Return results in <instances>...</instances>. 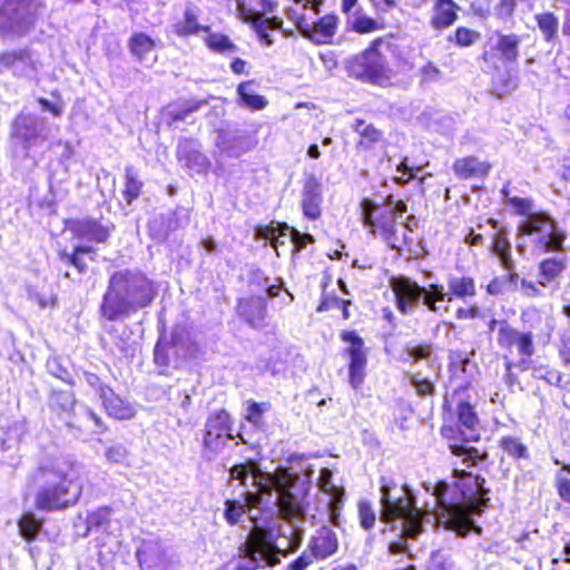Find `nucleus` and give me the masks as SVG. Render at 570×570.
I'll return each instance as SVG.
<instances>
[{"mask_svg":"<svg viewBox=\"0 0 570 570\" xmlns=\"http://www.w3.org/2000/svg\"><path fill=\"white\" fill-rule=\"evenodd\" d=\"M323 0H286L285 14L299 33L316 46L332 45L338 31L340 17L326 13L322 17L320 9ZM278 6L277 0H248L238 2L240 18L250 23L259 40L267 46L273 43L267 29L281 30L283 20L279 17L264 18Z\"/></svg>","mask_w":570,"mask_h":570,"instance_id":"1","label":"nucleus"},{"mask_svg":"<svg viewBox=\"0 0 570 570\" xmlns=\"http://www.w3.org/2000/svg\"><path fill=\"white\" fill-rule=\"evenodd\" d=\"M471 383L466 382L445 395L441 405L440 435L448 448L466 468H475L488 460L484 448L470 445L480 440V416L469 393Z\"/></svg>","mask_w":570,"mask_h":570,"instance_id":"2","label":"nucleus"},{"mask_svg":"<svg viewBox=\"0 0 570 570\" xmlns=\"http://www.w3.org/2000/svg\"><path fill=\"white\" fill-rule=\"evenodd\" d=\"M468 469L453 468L456 480L452 483L438 482L434 489L440 522L461 537L474 529L472 515L480 514L489 503L485 480Z\"/></svg>","mask_w":570,"mask_h":570,"instance_id":"3","label":"nucleus"},{"mask_svg":"<svg viewBox=\"0 0 570 570\" xmlns=\"http://www.w3.org/2000/svg\"><path fill=\"white\" fill-rule=\"evenodd\" d=\"M157 292L156 283L142 271L138 268L115 271L102 295L99 314L108 322L124 320L150 306Z\"/></svg>","mask_w":570,"mask_h":570,"instance_id":"4","label":"nucleus"},{"mask_svg":"<svg viewBox=\"0 0 570 570\" xmlns=\"http://www.w3.org/2000/svg\"><path fill=\"white\" fill-rule=\"evenodd\" d=\"M520 45L519 35L497 30L484 42L479 55L482 71L489 77L490 90L498 98L513 92L519 86V77L512 65L520 57Z\"/></svg>","mask_w":570,"mask_h":570,"instance_id":"5","label":"nucleus"},{"mask_svg":"<svg viewBox=\"0 0 570 570\" xmlns=\"http://www.w3.org/2000/svg\"><path fill=\"white\" fill-rule=\"evenodd\" d=\"M363 225L368 233L383 240L391 249L401 252L407 244L406 236L399 233L400 220L407 212V203L387 195L383 202L362 199L360 203Z\"/></svg>","mask_w":570,"mask_h":570,"instance_id":"6","label":"nucleus"},{"mask_svg":"<svg viewBox=\"0 0 570 570\" xmlns=\"http://www.w3.org/2000/svg\"><path fill=\"white\" fill-rule=\"evenodd\" d=\"M278 554L286 556L287 551L277 547V537L269 529L254 525L246 540L238 547V562L232 570H259L281 563Z\"/></svg>","mask_w":570,"mask_h":570,"instance_id":"7","label":"nucleus"},{"mask_svg":"<svg viewBox=\"0 0 570 570\" xmlns=\"http://www.w3.org/2000/svg\"><path fill=\"white\" fill-rule=\"evenodd\" d=\"M521 322L525 331H520L507 320H501V327L498 330L497 343L500 348L512 352L513 347L521 357L530 358L535 352L534 331H541L546 320L541 311L530 306L521 312ZM540 334L537 333V336Z\"/></svg>","mask_w":570,"mask_h":570,"instance_id":"8","label":"nucleus"},{"mask_svg":"<svg viewBox=\"0 0 570 570\" xmlns=\"http://www.w3.org/2000/svg\"><path fill=\"white\" fill-rule=\"evenodd\" d=\"M263 495H271L274 491L277 493V505L284 518L301 515L304 513L302 502L306 495V489L303 487L297 474L287 468H277L269 472L265 483L259 485Z\"/></svg>","mask_w":570,"mask_h":570,"instance_id":"9","label":"nucleus"},{"mask_svg":"<svg viewBox=\"0 0 570 570\" xmlns=\"http://www.w3.org/2000/svg\"><path fill=\"white\" fill-rule=\"evenodd\" d=\"M381 505V519L385 523H392L397 519L403 520L401 530L403 538L415 539L423 532V520L428 513L415 507L412 495L403 493L394 497L390 487L382 485Z\"/></svg>","mask_w":570,"mask_h":570,"instance_id":"10","label":"nucleus"},{"mask_svg":"<svg viewBox=\"0 0 570 570\" xmlns=\"http://www.w3.org/2000/svg\"><path fill=\"white\" fill-rule=\"evenodd\" d=\"M383 42V37L375 38L367 48L350 58L346 63L350 76L382 87L390 85L393 71L380 51Z\"/></svg>","mask_w":570,"mask_h":570,"instance_id":"11","label":"nucleus"},{"mask_svg":"<svg viewBox=\"0 0 570 570\" xmlns=\"http://www.w3.org/2000/svg\"><path fill=\"white\" fill-rule=\"evenodd\" d=\"M37 0H4L0 6V36L3 40L24 36L39 10Z\"/></svg>","mask_w":570,"mask_h":570,"instance_id":"12","label":"nucleus"},{"mask_svg":"<svg viewBox=\"0 0 570 570\" xmlns=\"http://www.w3.org/2000/svg\"><path fill=\"white\" fill-rule=\"evenodd\" d=\"M184 328H174L168 336L158 338L154 346V363L159 367H180L184 361L196 357L200 352L198 343L186 338Z\"/></svg>","mask_w":570,"mask_h":570,"instance_id":"13","label":"nucleus"},{"mask_svg":"<svg viewBox=\"0 0 570 570\" xmlns=\"http://www.w3.org/2000/svg\"><path fill=\"white\" fill-rule=\"evenodd\" d=\"M338 337L345 345L342 355L347 358L348 383L352 389L358 390L367 374L368 348L364 338L355 330H341Z\"/></svg>","mask_w":570,"mask_h":570,"instance_id":"14","label":"nucleus"},{"mask_svg":"<svg viewBox=\"0 0 570 570\" xmlns=\"http://www.w3.org/2000/svg\"><path fill=\"white\" fill-rule=\"evenodd\" d=\"M234 438L230 413L226 409H219L209 413L206 417L202 436L203 458L212 460L226 446L227 440Z\"/></svg>","mask_w":570,"mask_h":570,"instance_id":"15","label":"nucleus"},{"mask_svg":"<svg viewBox=\"0 0 570 570\" xmlns=\"http://www.w3.org/2000/svg\"><path fill=\"white\" fill-rule=\"evenodd\" d=\"M50 134V127L46 118L21 112L12 124V141L14 146L21 147L24 155L42 144Z\"/></svg>","mask_w":570,"mask_h":570,"instance_id":"16","label":"nucleus"},{"mask_svg":"<svg viewBox=\"0 0 570 570\" xmlns=\"http://www.w3.org/2000/svg\"><path fill=\"white\" fill-rule=\"evenodd\" d=\"M40 475L46 480L47 487L37 497V505L43 510H58L68 505V491L70 482L66 474L41 470Z\"/></svg>","mask_w":570,"mask_h":570,"instance_id":"17","label":"nucleus"},{"mask_svg":"<svg viewBox=\"0 0 570 570\" xmlns=\"http://www.w3.org/2000/svg\"><path fill=\"white\" fill-rule=\"evenodd\" d=\"M269 472L263 471L259 465L253 461L234 464L229 469V480H236L242 487H247V478L253 479L255 491H244L243 497L250 508H258L263 500V490L259 487L265 483Z\"/></svg>","mask_w":570,"mask_h":570,"instance_id":"18","label":"nucleus"},{"mask_svg":"<svg viewBox=\"0 0 570 570\" xmlns=\"http://www.w3.org/2000/svg\"><path fill=\"white\" fill-rule=\"evenodd\" d=\"M395 298V306L402 315H409L419 306L423 286L403 274L393 275L389 279Z\"/></svg>","mask_w":570,"mask_h":570,"instance_id":"19","label":"nucleus"},{"mask_svg":"<svg viewBox=\"0 0 570 570\" xmlns=\"http://www.w3.org/2000/svg\"><path fill=\"white\" fill-rule=\"evenodd\" d=\"M352 130L357 135L355 151L357 155L368 158L376 155L379 149L386 145L384 131L373 122L363 118H356L352 124Z\"/></svg>","mask_w":570,"mask_h":570,"instance_id":"20","label":"nucleus"},{"mask_svg":"<svg viewBox=\"0 0 570 570\" xmlns=\"http://www.w3.org/2000/svg\"><path fill=\"white\" fill-rule=\"evenodd\" d=\"M323 185L315 174L304 177L301 193V209L304 218L318 220L323 216Z\"/></svg>","mask_w":570,"mask_h":570,"instance_id":"21","label":"nucleus"},{"mask_svg":"<svg viewBox=\"0 0 570 570\" xmlns=\"http://www.w3.org/2000/svg\"><path fill=\"white\" fill-rule=\"evenodd\" d=\"M492 168L493 164L488 158L474 154L454 159L451 167L459 180L480 183L489 178Z\"/></svg>","mask_w":570,"mask_h":570,"instance_id":"22","label":"nucleus"},{"mask_svg":"<svg viewBox=\"0 0 570 570\" xmlns=\"http://www.w3.org/2000/svg\"><path fill=\"white\" fill-rule=\"evenodd\" d=\"M267 297L263 295L239 297L236 302L235 313L248 326L262 328L267 316Z\"/></svg>","mask_w":570,"mask_h":570,"instance_id":"23","label":"nucleus"},{"mask_svg":"<svg viewBox=\"0 0 570 570\" xmlns=\"http://www.w3.org/2000/svg\"><path fill=\"white\" fill-rule=\"evenodd\" d=\"M460 12L461 6L455 0H432L429 26L434 31H445L458 22Z\"/></svg>","mask_w":570,"mask_h":570,"instance_id":"24","label":"nucleus"},{"mask_svg":"<svg viewBox=\"0 0 570 570\" xmlns=\"http://www.w3.org/2000/svg\"><path fill=\"white\" fill-rule=\"evenodd\" d=\"M11 70L14 76L32 77L36 73V61L29 49H14L0 53V72Z\"/></svg>","mask_w":570,"mask_h":570,"instance_id":"25","label":"nucleus"},{"mask_svg":"<svg viewBox=\"0 0 570 570\" xmlns=\"http://www.w3.org/2000/svg\"><path fill=\"white\" fill-rule=\"evenodd\" d=\"M99 396L107 414L116 420H131L136 416L135 405L121 399L108 385H99Z\"/></svg>","mask_w":570,"mask_h":570,"instance_id":"26","label":"nucleus"},{"mask_svg":"<svg viewBox=\"0 0 570 570\" xmlns=\"http://www.w3.org/2000/svg\"><path fill=\"white\" fill-rule=\"evenodd\" d=\"M567 256H550L538 264V284L541 287H558L560 279L567 269Z\"/></svg>","mask_w":570,"mask_h":570,"instance_id":"27","label":"nucleus"},{"mask_svg":"<svg viewBox=\"0 0 570 570\" xmlns=\"http://www.w3.org/2000/svg\"><path fill=\"white\" fill-rule=\"evenodd\" d=\"M307 549L315 560H324L336 553L338 549L337 537L331 528L323 525L309 539Z\"/></svg>","mask_w":570,"mask_h":570,"instance_id":"28","label":"nucleus"},{"mask_svg":"<svg viewBox=\"0 0 570 570\" xmlns=\"http://www.w3.org/2000/svg\"><path fill=\"white\" fill-rule=\"evenodd\" d=\"M448 301L452 299H465L476 295V283L474 277L470 275L455 276L451 275L448 277Z\"/></svg>","mask_w":570,"mask_h":570,"instance_id":"29","label":"nucleus"},{"mask_svg":"<svg viewBox=\"0 0 570 570\" xmlns=\"http://www.w3.org/2000/svg\"><path fill=\"white\" fill-rule=\"evenodd\" d=\"M255 83V79H248L240 81L236 87L238 104L253 111L263 110L268 105V100L264 96L254 94L250 90V87Z\"/></svg>","mask_w":570,"mask_h":570,"instance_id":"30","label":"nucleus"},{"mask_svg":"<svg viewBox=\"0 0 570 570\" xmlns=\"http://www.w3.org/2000/svg\"><path fill=\"white\" fill-rule=\"evenodd\" d=\"M210 26H203L198 21V14L194 8H186L183 20L174 24V33L180 38L196 36L199 32L209 31Z\"/></svg>","mask_w":570,"mask_h":570,"instance_id":"31","label":"nucleus"},{"mask_svg":"<svg viewBox=\"0 0 570 570\" xmlns=\"http://www.w3.org/2000/svg\"><path fill=\"white\" fill-rule=\"evenodd\" d=\"M499 449L513 461H529L531 453L529 446L514 435H503L498 441Z\"/></svg>","mask_w":570,"mask_h":570,"instance_id":"32","label":"nucleus"},{"mask_svg":"<svg viewBox=\"0 0 570 570\" xmlns=\"http://www.w3.org/2000/svg\"><path fill=\"white\" fill-rule=\"evenodd\" d=\"M553 227V220L543 212H534L525 217L518 225V233L521 235L540 234Z\"/></svg>","mask_w":570,"mask_h":570,"instance_id":"33","label":"nucleus"},{"mask_svg":"<svg viewBox=\"0 0 570 570\" xmlns=\"http://www.w3.org/2000/svg\"><path fill=\"white\" fill-rule=\"evenodd\" d=\"M481 33L468 26L461 24L446 36L449 46L458 49L471 48L479 42Z\"/></svg>","mask_w":570,"mask_h":570,"instance_id":"34","label":"nucleus"},{"mask_svg":"<svg viewBox=\"0 0 570 570\" xmlns=\"http://www.w3.org/2000/svg\"><path fill=\"white\" fill-rule=\"evenodd\" d=\"M77 236L95 243H105L110 236V229L94 219H86L78 224Z\"/></svg>","mask_w":570,"mask_h":570,"instance_id":"35","label":"nucleus"},{"mask_svg":"<svg viewBox=\"0 0 570 570\" xmlns=\"http://www.w3.org/2000/svg\"><path fill=\"white\" fill-rule=\"evenodd\" d=\"M130 53L139 61L156 48V40L145 32H134L128 40Z\"/></svg>","mask_w":570,"mask_h":570,"instance_id":"36","label":"nucleus"},{"mask_svg":"<svg viewBox=\"0 0 570 570\" xmlns=\"http://www.w3.org/2000/svg\"><path fill=\"white\" fill-rule=\"evenodd\" d=\"M144 183L139 179L134 166L125 167V186L121 191L125 202L130 205L142 194Z\"/></svg>","mask_w":570,"mask_h":570,"instance_id":"37","label":"nucleus"},{"mask_svg":"<svg viewBox=\"0 0 570 570\" xmlns=\"http://www.w3.org/2000/svg\"><path fill=\"white\" fill-rule=\"evenodd\" d=\"M204 33H206L204 37V43L210 51L224 55L237 50V46L227 35L214 32L212 29Z\"/></svg>","mask_w":570,"mask_h":570,"instance_id":"38","label":"nucleus"},{"mask_svg":"<svg viewBox=\"0 0 570 570\" xmlns=\"http://www.w3.org/2000/svg\"><path fill=\"white\" fill-rule=\"evenodd\" d=\"M534 21L543 36L546 42H553L558 36L559 19L551 12H541L534 16Z\"/></svg>","mask_w":570,"mask_h":570,"instance_id":"39","label":"nucleus"},{"mask_svg":"<svg viewBox=\"0 0 570 570\" xmlns=\"http://www.w3.org/2000/svg\"><path fill=\"white\" fill-rule=\"evenodd\" d=\"M347 28L357 35H367L385 28L384 21H380L364 13H357L352 21H347Z\"/></svg>","mask_w":570,"mask_h":570,"instance_id":"40","label":"nucleus"},{"mask_svg":"<svg viewBox=\"0 0 570 570\" xmlns=\"http://www.w3.org/2000/svg\"><path fill=\"white\" fill-rule=\"evenodd\" d=\"M550 386H554L562 392H570V374L554 367H546L544 373L538 376Z\"/></svg>","mask_w":570,"mask_h":570,"instance_id":"41","label":"nucleus"},{"mask_svg":"<svg viewBox=\"0 0 570 570\" xmlns=\"http://www.w3.org/2000/svg\"><path fill=\"white\" fill-rule=\"evenodd\" d=\"M520 364L515 363L512 360L505 357L504 360V375L503 381L507 385V389L511 393L521 392L524 390V385L520 380Z\"/></svg>","mask_w":570,"mask_h":570,"instance_id":"42","label":"nucleus"},{"mask_svg":"<svg viewBox=\"0 0 570 570\" xmlns=\"http://www.w3.org/2000/svg\"><path fill=\"white\" fill-rule=\"evenodd\" d=\"M269 409L271 404L268 402L248 400L246 402L244 419L255 428H262L264 425V414L269 411Z\"/></svg>","mask_w":570,"mask_h":570,"instance_id":"43","label":"nucleus"},{"mask_svg":"<svg viewBox=\"0 0 570 570\" xmlns=\"http://www.w3.org/2000/svg\"><path fill=\"white\" fill-rule=\"evenodd\" d=\"M252 509L247 501H237L228 499L225 502L224 518L229 525H236L242 521V518L247 511Z\"/></svg>","mask_w":570,"mask_h":570,"instance_id":"44","label":"nucleus"},{"mask_svg":"<svg viewBox=\"0 0 570 570\" xmlns=\"http://www.w3.org/2000/svg\"><path fill=\"white\" fill-rule=\"evenodd\" d=\"M281 228L286 230V235H289L293 245L292 252L294 254L301 253L307 247V245L315 243V237L312 234L301 233L298 229L289 226L287 223H283Z\"/></svg>","mask_w":570,"mask_h":570,"instance_id":"45","label":"nucleus"},{"mask_svg":"<svg viewBox=\"0 0 570 570\" xmlns=\"http://www.w3.org/2000/svg\"><path fill=\"white\" fill-rule=\"evenodd\" d=\"M446 294L444 293V288L439 284H430L429 287L423 286V293L421 296L423 305L433 313L439 312V307L436 303L444 302Z\"/></svg>","mask_w":570,"mask_h":570,"instance_id":"46","label":"nucleus"},{"mask_svg":"<svg viewBox=\"0 0 570 570\" xmlns=\"http://www.w3.org/2000/svg\"><path fill=\"white\" fill-rule=\"evenodd\" d=\"M566 237L561 233H557L552 228H549V233L546 236L540 237L537 240V246L540 250L548 252H558L562 249V245Z\"/></svg>","mask_w":570,"mask_h":570,"instance_id":"47","label":"nucleus"},{"mask_svg":"<svg viewBox=\"0 0 570 570\" xmlns=\"http://www.w3.org/2000/svg\"><path fill=\"white\" fill-rule=\"evenodd\" d=\"M18 525H19L20 534L26 540L35 539L41 528L40 521H38L35 517V514L31 512L24 513L21 517V519L19 520Z\"/></svg>","mask_w":570,"mask_h":570,"instance_id":"48","label":"nucleus"},{"mask_svg":"<svg viewBox=\"0 0 570 570\" xmlns=\"http://www.w3.org/2000/svg\"><path fill=\"white\" fill-rule=\"evenodd\" d=\"M357 518L364 530L373 529L376 522V514L370 501L361 500L357 502Z\"/></svg>","mask_w":570,"mask_h":570,"instance_id":"49","label":"nucleus"},{"mask_svg":"<svg viewBox=\"0 0 570 570\" xmlns=\"http://www.w3.org/2000/svg\"><path fill=\"white\" fill-rule=\"evenodd\" d=\"M324 491L331 494V520L333 523L337 524L336 520L338 518L340 510L342 509L344 503V490L343 488H336L334 485H331L330 489H326L324 487Z\"/></svg>","mask_w":570,"mask_h":570,"instance_id":"50","label":"nucleus"},{"mask_svg":"<svg viewBox=\"0 0 570 570\" xmlns=\"http://www.w3.org/2000/svg\"><path fill=\"white\" fill-rule=\"evenodd\" d=\"M110 513L111 509L108 507L99 508L98 510L91 512L87 517L88 528H101L106 527L110 523Z\"/></svg>","mask_w":570,"mask_h":570,"instance_id":"51","label":"nucleus"},{"mask_svg":"<svg viewBox=\"0 0 570 570\" xmlns=\"http://www.w3.org/2000/svg\"><path fill=\"white\" fill-rule=\"evenodd\" d=\"M557 354L561 363L570 367V332L563 331L559 334L557 343Z\"/></svg>","mask_w":570,"mask_h":570,"instance_id":"52","label":"nucleus"},{"mask_svg":"<svg viewBox=\"0 0 570 570\" xmlns=\"http://www.w3.org/2000/svg\"><path fill=\"white\" fill-rule=\"evenodd\" d=\"M508 204L512 206L515 214L523 216L524 218L534 213L533 203L530 198L512 196L508 197Z\"/></svg>","mask_w":570,"mask_h":570,"instance_id":"53","label":"nucleus"},{"mask_svg":"<svg viewBox=\"0 0 570 570\" xmlns=\"http://www.w3.org/2000/svg\"><path fill=\"white\" fill-rule=\"evenodd\" d=\"M406 354L413 360V362L425 360L431 354V345L429 343L407 344Z\"/></svg>","mask_w":570,"mask_h":570,"instance_id":"54","label":"nucleus"},{"mask_svg":"<svg viewBox=\"0 0 570 570\" xmlns=\"http://www.w3.org/2000/svg\"><path fill=\"white\" fill-rule=\"evenodd\" d=\"M455 318L459 321L476 320L483 317L482 309L473 304L469 306H460L455 309Z\"/></svg>","mask_w":570,"mask_h":570,"instance_id":"55","label":"nucleus"},{"mask_svg":"<svg viewBox=\"0 0 570 570\" xmlns=\"http://www.w3.org/2000/svg\"><path fill=\"white\" fill-rule=\"evenodd\" d=\"M412 386L416 390V393L421 396H430L434 394V385L426 379H420L415 375L410 377Z\"/></svg>","mask_w":570,"mask_h":570,"instance_id":"56","label":"nucleus"},{"mask_svg":"<svg viewBox=\"0 0 570 570\" xmlns=\"http://www.w3.org/2000/svg\"><path fill=\"white\" fill-rule=\"evenodd\" d=\"M205 102H206L205 100L190 102L187 106L170 112L169 114L170 121L178 122V121L186 119V117L189 114L197 111Z\"/></svg>","mask_w":570,"mask_h":570,"instance_id":"57","label":"nucleus"},{"mask_svg":"<svg viewBox=\"0 0 570 570\" xmlns=\"http://www.w3.org/2000/svg\"><path fill=\"white\" fill-rule=\"evenodd\" d=\"M554 488L559 498L564 503L570 504V478L564 475L557 476L554 480Z\"/></svg>","mask_w":570,"mask_h":570,"instance_id":"58","label":"nucleus"},{"mask_svg":"<svg viewBox=\"0 0 570 570\" xmlns=\"http://www.w3.org/2000/svg\"><path fill=\"white\" fill-rule=\"evenodd\" d=\"M518 6V0H499L495 4V14L498 18H511Z\"/></svg>","mask_w":570,"mask_h":570,"instance_id":"59","label":"nucleus"},{"mask_svg":"<svg viewBox=\"0 0 570 570\" xmlns=\"http://www.w3.org/2000/svg\"><path fill=\"white\" fill-rule=\"evenodd\" d=\"M538 282L534 283L533 281L521 278L520 279V287L522 295L528 298H538L542 296V291L539 288Z\"/></svg>","mask_w":570,"mask_h":570,"instance_id":"60","label":"nucleus"},{"mask_svg":"<svg viewBox=\"0 0 570 570\" xmlns=\"http://www.w3.org/2000/svg\"><path fill=\"white\" fill-rule=\"evenodd\" d=\"M340 301L341 298H338L336 295L323 292L316 306V312L323 313L337 307Z\"/></svg>","mask_w":570,"mask_h":570,"instance_id":"61","label":"nucleus"},{"mask_svg":"<svg viewBox=\"0 0 570 570\" xmlns=\"http://www.w3.org/2000/svg\"><path fill=\"white\" fill-rule=\"evenodd\" d=\"M315 559L307 551H303L296 559L287 564V570H305Z\"/></svg>","mask_w":570,"mask_h":570,"instance_id":"62","label":"nucleus"},{"mask_svg":"<svg viewBox=\"0 0 570 570\" xmlns=\"http://www.w3.org/2000/svg\"><path fill=\"white\" fill-rule=\"evenodd\" d=\"M282 223H276L275 226L269 225L258 229L257 234L259 237L271 242L275 236H286V230L281 228Z\"/></svg>","mask_w":570,"mask_h":570,"instance_id":"63","label":"nucleus"},{"mask_svg":"<svg viewBox=\"0 0 570 570\" xmlns=\"http://www.w3.org/2000/svg\"><path fill=\"white\" fill-rule=\"evenodd\" d=\"M127 449L120 444L112 445L107 449L106 456L110 462L114 463H120L122 462L127 456Z\"/></svg>","mask_w":570,"mask_h":570,"instance_id":"64","label":"nucleus"}]
</instances>
